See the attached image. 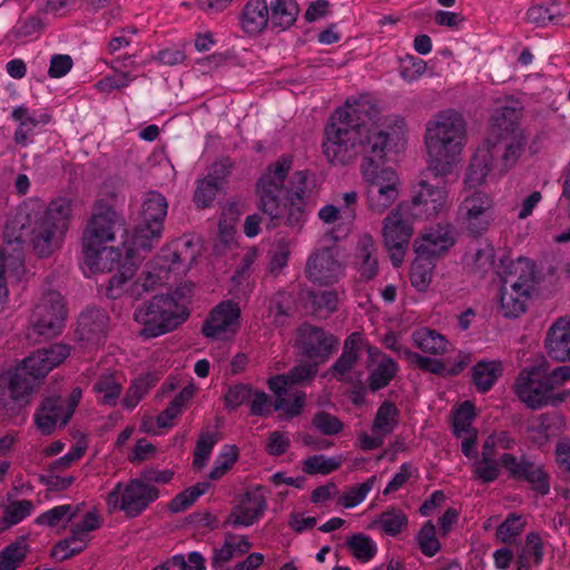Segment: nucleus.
I'll list each match as a JSON object with an SVG mask.
<instances>
[{
    "label": "nucleus",
    "mask_w": 570,
    "mask_h": 570,
    "mask_svg": "<svg viewBox=\"0 0 570 570\" xmlns=\"http://www.w3.org/2000/svg\"><path fill=\"white\" fill-rule=\"evenodd\" d=\"M535 284V265L525 257L510 261L502 271L500 288V313L507 318H514L527 309Z\"/></svg>",
    "instance_id": "0eeeda50"
},
{
    "label": "nucleus",
    "mask_w": 570,
    "mask_h": 570,
    "mask_svg": "<svg viewBox=\"0 0 570 570\" xmlns=\"http://www.w3.org/2000/svg\"><path fill=\"white\" fill-rule=\"evenodd\" d=\"M66 413L65 400L61 396H47L35 413V424L42 435H50L57 428L68 424V422H63Z\"/></svg>",
    "instance_id": "4be33fe9"
},
{
    "label": "nucleus",
    "mask_w": 570,
    "mask_h": 570,
    "mask_svg": "<svg viewBox=\"0 0 570 570\" xmlns=\"http://www.w3.org/2000/svg\"><path fill=\"white\" fill-rule=\"evenodd\" d=\"M88 544V539L78 537L70 532V535L58 541L51 549L50 557L57 561L67 560L80 554Z\"/></svg>",
    "instance_id": "4c0bfd02"
},
{
    "label": "nucleus",
    "mask_w": 570,
    "mask_h": 570,
    "mask_svg": "<svg viewBox=\"0 0 570 570\" xmlns=\"http://www.w3.org/2000/svg\"><path fill=\"white\" fill-rule=\"evenodd\" d=\"M305 401L306 394L302 391H298L291 397L284 395L283 397L276 399L275 410L283 411L288 417H295L303 412Z\"/></svg>",
    "instance_id": "0e129e2a"
},
{
    "label": "nucleus",
    "mask_w": 570,
    "mask_h": 570,
    "mask_svg": "<svg viewBox=\"0 0 570 570\" xmlns=\"http://www.w3.org/2000/svg\"><path fill=\"white\" fill-rule=\"evenodd\" d=\"M312 426L327 436L337 435L344 429L343 422L337 416L326 411H318L314 414Z\"/></svg>",
    "instance_id": "5fc2aeb1"
},
{
    "label": "nucleus",
    "mask_w": 570,
    "mask_h": 570,
    "mask_svg": "<svg viewBox=\"0 0 570 570\" xmlns=\"http://www.w3.org/2000/svg\"><path fill=\"white\" fill-rule=\"evenodd\" d=\"M33 510V503L30 500H17L10 502L4 511L2 521L7 527H12L31 514Z\"/></svg>",
    "instance_id": "3c124183"
},
{
    "label": "nucleus",
    "mask_w": 570,
    "mask_h": 570,
    "mask_svg": "<svg viewBox=\"0 0 570 570\" xmlns=\"http://www.w3.org/2000/svg\"><path fill=\"white\" fill-rule=\"evenodd\" d=\"M417 541L422 553L426 557H433L440 551L441 544L436 538V530L432 521H426L422 525L417 534Z\"/></svg>",
    "instance_id": "13d9d810"
},
{
    "label": "nucleus",
    "mask_w": 570,
    "mask_h": 570,
    "mask_svg": "<svg viewBox=\"0 0 570 570\" xmlns=\"http://www.w3.org/2000/svg\"><path fill=\"white\" fill-rule=\"evenodd\" d=\"M154 385L155 379L149 373L131 381L122 399V406L128 410L136 407Z\"/></svg>",
    "instance_id": "e433bc0d"
},
{
    "label": "nucleus",
    "mask_w": 570,
    "mask_h": 570,
    "mask_svg": "<svg viewBox=\"0 0 570 570\" xmlns=\"http://www.w3.org/2000/svg\"><path fill=\"white\" fill-rule=\"evenodd\" d=\"M492 169L497 167L492 165L490 158L480 159L479 156H474L465 174V184L471 188L481 185Z\"/></svg>",
    "instance_id": "de8ad7c7"
},
{
    "label": "nucleus",
    "mask_w": 570,
    "mask_h": 570,
    "mask_svg": "<svg viewBox=\"0 0 570 570\" xmlns=\"http://www.w3.org/2000/svg\"><path fill=\"white\" fill-rule=\"evenodd\" d=\"M217 442L218 438L215 433L205 432L200 434L194 451L193 465L195 468L202 469L205 465Z\"/></svg>",
    "instance_id": "052dcab7"
},
{
    "label": "nucleus",
    "mask_w": 570,
    "mask_h": 570,
    "mask_svg": "<svg viewBox=\"0 0 570 570\" xmlns=\"http://www.w3.org/2000/svg\"><path fill=\"white\" fill-rule=\"evenodd\" d=\"M183 288L173 294L155 295L135 311V321L142 325L139 335L155 338L176 330L189 316L187 306L180 302Z\"/></svg>",
    "instance_id": "423d86ee"
},
{
    "label": "nucleus",
    "mask_w": 570,
    "mask_h": 570,
    "mask_svg": "<svg viewBox=\"0 0 570 570\" xmlns=\"http://www.w3.org/2000/svg\"><path fill=\"white\" fill-rule=\"evenodd\" d=\"M301 8L295 0H272L268 3L269 26L285 31L296 22Z\"/></svg>",
    "instance_id": "c85d7f7f"
},
{
    "label": "nucleus",
    "mask_w": 570,
    "mask_h": 570,
    "mask_svg": "<svg viewBox=\"0 0 570 570\" xmlns=\"http://www.w3.org/2000/svg\"><path fill=\"white\" fill-rule=\"evenodd\" d=\"M434 263L431 259L417 257L411 266L410 279L412 285L420 292L425 291L432 281Z\"/></svg>",
    "instance_id": "a18cd8bd"
},
{
    "label": "nucleus",
    "mask_w": 570,
    "mask_h": 570,
    "mask_svg": "<svg viewBox=\"0 0 570 570\" xmlns=\"http://www.w3.org/2000/svg\"><path fill=\"white\" fill-rule=\"evenodd\" d=\"M514 392L519 400L532 410L562 401L554 396L551 385L544 381L543 364L523 368L515 381Z\"/></svg>",
    "instance_id": "4468645a"
},
{
    "label": "nucleus",
    "mask_w": 570,
    "mask_h": 570,
    "mask_svg": "<svg viewBox=\"0 0 570 570\" xmlns=\"http://www.w3.org/2000/svg\"><path fill=\"white\" fill-rule=\"evenodd\" d=\"M406 214V206L400 204L383 220L384 245L390 253L394 267H400L403 263L405 252L413 235L412 223Z\"/></svg>",
    "instance_id": "f8f14e48"
},
{
    "label": "nucleus",
    "mask_w": 570,
    "mask_h": 570,
    "mask_svg": "<svg viewBox=\"0 0 570 570\" xmlns=\"http://www.w3.org/2000/svg\"><path fill=\"white\" fill-rule=\"evenodd\" d=\"M305 276L320 286H330L344 276V267L331 248L315 250L305 265Z\"/></svg>",
    "instance_id": "dca6fc26"
},
{
    "label": "nucleus",
    "mask_w": 570,
    "mask_h": 570,
    "mask_svg": "<svg viewBox=\"0 0 570 570\" xmlns=\"http://www.w3.org/2000/svg\"><path fill=\"white\" fill-rule=\"evenodd\" d=\"M253 394V389L248 384L238 383L229 386L224 395V404L228 410H236L247 402Z\"/></svg>",
    "instance_id": "e2e57ef3"
},
{
    "label": "nucleus",
    "mask_w": 570,
    "mask_h": 570,
    "mask_svg": "<svg viewBox=\"0 0 570 570\" xmlns=\"http://www.w3.org/2000/svg\"><path fill=\"white\" fill-rule=\"evenodd\" d=\"M426 71V62L420 58L407 57L400 70L401 77L409 82L417 80Z\"/></svg>",
    "instance_id": "774afa93"
},
{
    "label": "nucleus",
    "mask_w": 570,
    "mask_h": 570,
    "mask_svg": "<svg viewBox=\"0 0 570 570\" xmlns=\"http://www.w3.org/2000/svg\"><path fill=\"white\" fill-rule=\"evenodd\" d=\"M376 481V475H372L363 483L350 487L340 495L337 504L344 507L345 509L356 507L366 498L368 492L374 488Z\"/></svg>",
    "instance_id": "c03bdc74"
},
{
    "label": "nucleus",
    "mask_w": 570,
    "mask_h": 570,
    "mask_svg": "<svg viewBox=\"0 0 570 570\" xmlns=\"http://www.w3.org/2000/svg\"><path fill=\"white\" fill-rule=\"evenodd\" d=\"M168 203L166 197L156 190L145 194L140 222L135 228L132 244L136 248L151 250L156 246L164 232V222L167 215Z\"/></svg>",
    "instance_id": "9d476101"
},
{
    "label": "nucleus",
    "mask_w": 570,
    "mask_h": 570,
    "mask_svg": "<svg viewBox=\"0 0 570 570\" xmlns=\"http://www.w3.org/2000/svg\"><path fill=\"white\" fill-rule=\"evenodd\" d=\"M400 411L397 406L389 400H385L377 409L374 417L373 429L380 431L383 434H390L393 432L397 424Z\"/></svg>",
    "instance_id": "58836bf2"
},
{
    "label": "nucleus",
    "mask_w": 570,
    "mask_h": 570,
    "mask_svg": "<svg viewBox=\"0 0 570 570\" xmlns=\"http://www.w3.org/2000/svg\"><path fill=\"white\" fill-rule=\"evenodd\" d=\"M544 347L551 358L570 361V316H561L552 323L546 335Z\"/></svg>",
    "instance_id": "b1692460"
},
{
    "label": "nucleus",
    "mask_w": 570,
    "mask_h": 570,
    "mask_svg": "<svg viewBox=\"0 0 570 570\" xmlns=\"http://www.w3.org/2000/svg\"><path fill=\"white\" fill-rule=\"evenodd\" d=\"M92 390L101 395V404L116 406L122 391L121 375L117 372L101 374L94 383Z\"/></svg>",
    "instance_id": "2f4dec72"
},
{
    "label": "nucleus",
    "mask_w": 570,
    "mask_h": 570,
    "mask_svg": "<svg viewBox=\"0 0 570 570\" xmlns=\"http://www.w3.org/2000/svg\"><path fill=\"white\" fill-rule=\"evenodd\" d=\"M109 316L102 308H87L77 321L76 335L79 341L99 344L106 337Z\"/></svg>",
    "instance_id": "5701e85b"
},
{
    "label": "nucleus",
    "mask_w": 570,
    "mask_h": 570,
    "mask_svg": "<svg viewBox=\"0 0 570 570\" xmlns=\"http://www.w3.org/2000/svg\"><path fill=\"white\" fill-rule=\"evenodd\" d=\"M67 309L62 296L56 291L46 292L30 315L32 332L43 337L58 335L63 327Z\"/></svg>",
    "instance_id": "ddd939ff"
},
{
    "label": "nucleus",
    "mask_w": 570,
    "mask_h": 570,
    "mask_svg": "<svg viewBox=\"0 0 570 570\" xmlns=\"http://www.w3.org/2000/svg\"><path fill=\"white\" fill-rule=\"evenodd\" d=\"M412 341L416 348L426 354L443 355L451 348V343L444 335L429 327L415 330Z\"/></svg>",
    "instance_id": "c756f323"
},
{
    "label": "nucleus",
    "mask_w": 570,
    "mask_h": 570,
    "mask_svg": "<svg viewBox=\"0 0 570 570\" xmlns=\"http://www.w3.org/2000/svg\"><path fill=\"white\" fill-rule=\"evenodd\" d=\"M11 117L16 121H19V126L13 136L14 142L20 146H27L29 142V135L39 121L35 117L28 115V108L23 105L16 107L11 112Z\"/></svg>",
    "instance_id": "a19ab883"
},
{
    "label": "nucleus",
    "mask_w": 570,
    "mask_h": 570,
    "mask_svg": "<svg viewBox=\"0 0 570 570\" xmlns=\"http://www.w3.org/2000/svg\"><path fill=\"white\" fill-rule=\"evenodd\" d=\"M318 364V362L313 361L312 363H302L293 366L286 373L289 384H292V386L311 384L317 375Z\"/></svg>",
    "instance_id": "4d7b16f0"
},
{
    "label": "nucleus",
    "mask_w": 570,
    "mask_h": 570,
    "mask_svg": "<svg viewBox=\"0 0 570 570\" xmlns=\"http://www.w3.org/2000/svg\"><path fill=\"white\" fill-rule=\"evenodd\" d=\"M342 460L340 458H326L323 454H315L306 458L302 462V470L308 475H327L340 469Z\"/></svg>",
    "instance_id": "ea45409f"
},
{
    "label": "nucleus",
    "mask_w": 570,
    "mask_h": 570,
    "mask_svg": "<svg viewBox=\"0 0 570 570\" xmlns=\"http://www.w3.org/2000/svg\"><path fill=\"white\" fill-rule=\"evenodd\" d=\"M240 307L230 299L216 305L205 320L202 333L209 338H217L226 333L235 334L238 330Z\"/></svg>",
    "instance_id": "6ab92c4d"
},
{
    "label": "nucleus",
    "mask_w": 570,
    "mask_h": 570,
    "mask_svg": "<svg viewBox=\"0 0 570 570\" xmlns=\"http://www.w3.org/2000/svg\"><path fill=\"white\" fill-rule=\"evenodd\" d=\"M495 250L491 244H485L483 247L476 249L473 255V266L476 273L482 277L494 265Z\"/></svg>",
    "instance_id": "338daca9"
},
{
    "label": "nucleus",
    "mask_w": 570,
    "mask_h": 570,
    "mask_svg": "<svg viewBox=\"0 0 570 570\" xmlns=\"http://www.w3.org/2000/svg\"><path fill=\"white\" fill-rule=\"evenodd\" d=\"M303 299L305 307L314 314H333L338 309V293L335 289L305 292Z\"/></svg>",
    "instance_id": "473e14b6"
},
{
    "label": "nucleus",
    "mask_w": 570,
    "mask_h": 570,
    "mask_svg": "<svg viewBox=\"0 0 570 570\" xmlns=\"http://www.w3.org/2000/svg\"><path fill=\"white\" fill-rule=\"evenodd\" d=\"M69 354L70 347L66 344H51L49 347L32 352L9 375L10 399L20 406L27 405L31 394L37 391L39 381L62 363Z\"/></svg>",
    "instance_id": "39448f33"
},
{
    "label": "nucleus",
    "mask_w": 570,
    "mask_h": 570,
    "mask_svg": "<svg viewBox=\"0 0 570 570\" xmlns=\"http://www.w3.org/2000/svg\"><path fill=\"white\" fill-rule=\"evenodd\" d=\"M476 416L475 406L472 402L465 401L453 412L452 428L453 434L461 438V433L475 431L472 423Z\"/></svg>",
    "instance_id": "37998d69"
},
{
    "label": "nucleus",
    "mask_w": 570,
    "mask_h": 570,
    "mask_svg": "<svg viewBox=\"0 0 570 570\" xmlns=\"http://www.w3.org/2000/svg\"><path fill=\"white\" fill-rule=\"evenodd\" d=\"M72 507L70 504H61L53 507L41 513L35 520L38 525H47L50 528L57 527L65 519L70 521L73 514L71 513Z\"/></svg>",
    "instance_id": "680f3d73"
},
{
    "label": "nucleus",
    "mask_w": 570,
    "mask_h": 570,
    "mask_svg": "<svg viewBox=\"0 0 570 570\" xmlns=\"http://www.w3.org/2000/svg\"><path fill=\"white\" fill-rule=\"evenodd\" d=\"M561 424L562 420L558 413H543L532 420L530 430L549 439L560 430Z\"/></svg>",
    "instance_id": "6e6d98bb"
},
{
    "label": "nucleus",
    "mask_w": 570,
    "mask_h": 570,
    "mask_svg": "<svg viewBox=\"0 0 570 570\" xmlns=\"http://www.w3.org/2000/svg\"><path fill=\"white\" fill-rule=\"evenodd\" d=\"M466 138V122L454 109L440 111L426 124L424 142L428 151V170L438 178L452 173Z\"/></svg>",
    "instance_id": "7ed1b4c3"
},
{
    "label": "nucleus",
    "mask_w": 570,
    "mask_h": 570,
    "mask_svg": "<svg viewBox=\"0 0 570 570\" xmlns=\"http://www.w3.org/2000/svg\"><path fill=\"white\" fill-rule=\"evenodd\" d=\"M160 282L161 278L158 274L150 271H142L139 278L130 285L128 291L131 297L139 298L145 293L154 291Z\"/></svg>",
    "instance_id": "69168bd1"
},
{
    "label": "nucleus",
    "mask_w": 570,
    "mask_h": 570,
    "mask_svg": "<svg viewBox=\"0 0 570 570\" xmlns=\"http://www.w3.org/2000/svg\"><path fill=\"white\" fill-rule=\"evenodd\" d=\"M494 219V202L487 193L474 191L459 206L458 220L470 236L480 237L487 233Z\"/></svg>",
    "instance_id": "9b49d317"
},
{
    "label": "nucleus",
    "mask_w": 570,
    "mask_h": 570,
    "mask_svg": "<svg viewBox=\"0 0 570 570\" xmlns=\"http://www.w3.org/2000/svg\"><path fill=\"white\" fill-rule=\"evenodd\" d=\"M72 207V198L58 196L48 203L42 216L39 217V219L48 223V225L53 226L58 230H61L66 234L70 227Z\"/></svg>",
    "instance_id": "cd10ccee"
},
{
    "label": "nucleus",
    "mask_w": 570,
    "mask_h": 570,
    "mask_svg": "<svg viewBox=\"0 0 570 570\" xmlns=\"http://www.w3.org/2000/svg\"><path fill=\"white\" fill-rule=\"evenodd\" d=\"M455 242L453 226L438 224L415 239L414 250L419 256L433 261L448 253Z\"/></svg>",
    "instance_id": "aec40b11"
},
{
    "label": "nucleus",
    "mask_w": 570,
    "mask_h": 570,
    "mask_svg": "<svg viewBox=\"0 0 570 570\" xmlns=\"http://www.w3.org/2000/svg\"><path fill=\"white\" fill-rule=\"evenodd\" d=\"M30 552L26 537H19L0 550V570H18Z\"/></svg>",
    "instance_id": "72a5a7b5"
},
{
    "label": "nucleus",
    "mask_w": 570,
    "mask_h": 570,
    "mask_svg": "<svg viewBox=\"0 0 570 570\" xmlns=\"http://www.w3.org/2000/svg\"><path fill=\"white\" fill-rule=\"evenodd\" d=\"M124 225L122 217L111 205L104 200L96 203L95 213L89 219L82 236L83 262L91 272H104L111 267L110 264L98 262L100 248L107 242L114 240L116 227Z\"/></svg>",
    "instance_id": "6e6552de"
},
{
    "label": "nucleus",
    "mask_w": 570,
    "mask_h": 570,
    "mask_svg": "<svg viewBox=\"0 0 570 570\" xmlns=\"http://www.w3.org/2000/svg\"><path fill=\"white\" fill-rule=\"evenodd\" d=\"M293 157L282 155L267 166L256 183L258 208L269 218L268 229L282 224L288 227H302L306 222V199L309 189V171L297 170L289 177Z\"/></svg>",
    "instance_id": "f03ea898"
},
{
    "label": "nucleus",
    "mask_w": 570,
    "mask_h": 570,
    "mask_svg": "<svg viewBox=\"0 0 570 570\" xmlns=\"http://www.w3.org/2000/svg\"><path fill=\"white\" fill-rule=\"evenodd\" d=\"M65 236V233L38 218L31 229L30 242L39 257H49L61 247Z\"/></svg>",
    "instance_id": "393cba45"
},
{
    "label": "nucleus",
    "mask_w": 570,
    "mask_h": 570,
    "mask_svg": "<svg viewBox=\"0 0 570 570\" xmlns=\"http://www.w3.org/2000/svg\"><path fill=\"white\" fill-rule=\"evenodd\" d=\"M239 451L236 445H225L215 461V465L209 472V479L219 480L237 462Z\"/></svg>",
    "instance_id": "864d4df0"
},
{
    "label": "nucleus",
    "mask_w": 570,
    "mask_h": 570,
    "mask_svg": "<svg viewBox=\"0 0 570 570\" xmlns=\"http://www.w3.org/2000/svg\"><path fill=\"white\" fill-rule=\"evenodd\" d=\"M419 186L420 189L413 197L411 207L405 205L411 216L431 219L446 209L449 196L444 186H434L424 180Z\"/></svg>",
    "instance_id": "a211bd4d"
},
{
    "label": "nucleus",
    "mask_w": 570,
    "mask_h": 570,
    "mask_svg": "<svg viewBox=\"0 0 570 570\" xmlns=\"http://www.w3.org/2000/svg\"><path fill=\"white\" fill-rule=\"evenodd\" d=\"M160 491L142 478L130 479L128 482H118L107 494L106 505L109 513L120 511L128 519L141 515L150 504L158 500Z\"/></svg>",
    "instance_id": "1a4fd4ad"
},
{
    "label": "nucleus",
    "mask_w": 570,
    "mask_h": 570,
    "mask_svg": "<svg viewBox=\"0 0 570 570\" xmlns=\"http://www.w3.org/2000/svg\"><path fill=\"white\" fill-rule=\"evenodd\" d=\"M239 23L248 36H257L269 26L268 3L266 0H248L244 6Z\"/></svg>",
    "instance_id": "bb28decb"
},
{
    "label": "nucleus",
    "mask_w": 570,
    "mask_h": 570,
    "mask_svg": "<svg viewBox=\"0 0 570 570\" xmlns=\"http://www.w3.org/2000/svg\"><path fill=\"white\" fill-rule=\"evenodd\" d=\"M267 508L263 487L247 490L232 508L227 523L234 527H250L259 521Z\"/></svg>",
    "instance_id": "412c9836"
},
{
    "label": "nucleus",
    "mask_w": 570,
    "mask_h": 570,
    "mask_svg": "<svg viewBox=\"0 0 570 570\" xmlns=\"http://www.w3.org/2000/svg\"><path fill=\"white\" fill-rule=\"evenodd\" d=\"M562 17L561 4L557 1L532 6L527 12V20L534 23L537 27H546L549 23H559Z\"/></svg>",
    "instance_id": "c9c22d12"
},
{
    "label": "nucleus",
    "mask_w": 570,
    "mask_h": 570,
    "mask_svg": "<svg viewBox=\"0 0 570 570\" xmlns=\"http://www.w3.org/2000/svg\"><path fill=\"white\" fill-rule=\"evenodd\" d=\"M404 356L423 372L432 373L439 376H446V365L436 358H431L413 352L409 348L404 350Z\"/></svg>",
    "instance_id": "8fccbe9b"
},
{
    "label": "nucleus",
    "mask_w": 570,
    "mask_h": 570,
    "mask_svg": "<svg viewBox=\"0 0 570 570\" xmlns=\"http://www.w3.org/2000/svg\"><path fill=\"white\" fill-rule=\"evenodd\" d=\"M346 547L360 561L367 562L377 552L375 542L366 534L354 533L346 540Z\"/></svg>",
    "instance_id": "79ce46f5"
},
{
    "label": "nucleus",
    "mask_w": 570,
    "mask_h": 570,
    "mask_svg": "<svg viewBox=\"0 0 570 570\" xmlns=\"http://www.w3.org/2000/svg\"><path fill=\"white\" fill-rule=\"evenodd\" d=\"M500 465L508 471L511 479L527 482L537 495L549 494L551 476L542 464L531 461L527 455L518 458L512 453H503Z\"/></svg>",
    "instance_id": "2eb2a0df"
},
{
    "label": "nucleus",
    "mask_w": 570,
    "mask_h": 570,
    "mask_svg": "<svg viewBox=\"0 0 570 570\" xmlns=\"http://www.w3.org/2000/svg\"><path fill=\"white\" fill-rule=\"evenodd\" d=\"M377 108L368 101L346 102L331 116L324 130L323 154L333 165H345L357 155H364L361 169L367 181V205L377 214L385 212L399 197V177L391 168H381L389 134L373 119Z\"/></svg>",
    "instance_id": "f257e3e1"
},
{
    "label": "nucleus",
    "mask_w": 570,
    "mask_h": 570,
    "mask_svg": "<svg viewBox=\"0 0 570 570\" xmlns=\"http://www.w3.org/2000/svg\"><path fill=\"white\" fill-rule=\"evenodd\" d=\"M298 343L305 357L324 363L336 351L338 340L322 327L303 325L298 331Z\"/></svg>",
    "instance_id": "f3484780"
},
{
    "label": "nucleus",
    "mask_w": 570,
    "mask_h": 570,
    "mask_svg": "<svg viewBox=\"0 0 570 570\" xmlns=\"http://www.w3.org/2000/svg\"><path fill=\"white\" fill-rule=\"evenodd\" d=\"M235 539L236 535L228 533L225 537L223 546L213 549V556L210 558L213 569L225 567L234 559L236 556Z\"/></svg>",
    "instance_id": "bf43d9fd"
},
{
    "label": "nucleus",
    "mask_w": 570,
    "mask_h": 570,
    "mask_svg": "<svg viewBox=\"0 0 570 570\" xmlns=\"http://www.w3.org/2000/svg\"><path fill=\"white\" fill-rule=\"evenodd\" d=\"M220 187L222 186L208 177L197 180V186L194 191V203L196 206L198 208L210 207Z\"/></svg>",
    "instance_id": "603ef678"
},
{
    "label": "nucleus",
    "mask_w": 570,
    "mask_h": 570,
    "mask_svg": "<svg viewBox=\"0 0 570 570\" xmlns=\"http://www.w3.org/2000/svg\"><path fill=\"white\" fill-rule=\"evenodd\" d=\"M523 528L524 522L521 517L515 513H510L497 528L495 538L499 542L505 544L512 543L514 538L522 533Z\"/></svg>",
    "instance_id": "09e8293b"
},
{
    "label": "nucleus",
    "mask_w": 570,
    "mask_h": 570,
    "mask_svg": "<svg viewBox=\"0 0 570 570\" xmlns=\"http://www.w3.org/2000/svg\"><path fill=\"white\" fill-rule=\"evenodd\" d=\"M399 364L389 355H382L376 366L371 370L366 383L372 393L386 387L397 375Z\"/></svg>",
    "instance_id": "7c9ffc66"
},
{
    "label": "nucleus",
    "mask_w": 570,
    "mask_h": 570,
    "mask_svg": "<svg viewBox=\"0 0 570 570\" xmlns=\"http://www.w3.org/2000/svg\"><path fill=\"white\" fill-rule=\"evenodd\" d=\"M522 109L503 106L494 111L485 138L487 154L492 165L504 174L513 168L527 146V138L520 127Z\"/></svg>",
    "instance_id": "20e7f679"
},
{
    "label": "nucleus",
    "mask_w": 570,
    "mask_h": 570,
    "mask_svg": "<svg viewBox=\"0 0 570 570\" xmlns=\"http://www.w3.org/2000/svg\"><path fill=\"white\" fill-rule=\"evenodd\" d=\"M355 264L362 282L372 281L379 273L377 247L368 234H364L357 240Z\"/></svg>",
    "instance_id": "a878e982"
},
{
    "label": "nucleus",
    "mask_w": 570,
    "mask_h": 570,
    "mask_svg": "<svg viewBox=\"0 0 570 570\" xmlns=\"http://www.w3.org/2000/svg\"><path fill=\"white\" fill-rule=\"evenodd\" d=\"M376 522L384 533L395 537L407 524V517L403 511L392 508L381 513Z\"/></svg>",
    "instance_id": "49530a36"
},
{
    "label": "nucleus",
    "mask_w": 570,
    "mask_h": 570,
    "mask_svg": "<svg viewBox=\"0 0 570 570\" xmlns=\"http://www.w3.org/2000/svg\"><path fill=\"white\" fill-rule=\"evenodd\" d=\"M501 375L500 361H480L473 366V383L481 393L490 391Z\"/></svg>",
    "instance_id": "f704fd0d"
}]
</instances>
